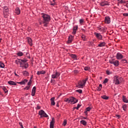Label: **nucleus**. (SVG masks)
<instances>
[{
	"label": "nucleus",
	"mask_w": 128,
	"mask_h": 128,
	"mask_svg": "<svg viewBox=\"0 0 128 128\" xmlns=\"http://www.w3.org/2000/svg\"><path fill=\"white\" fill-rule=\"evenodd\" d=\"M124 81V78L122 76L116 75L113 78V84L115 85L120 84Z\"/></svg>",
	"instance_id": "1"
},
{
	"label": "nucleus",
	"mask_w": 128,
	"mask_h": 128,
	"mask_svg": "<svg viewBox=\"0 0 128 128\" xmlns=\"http://www.w3.org/2000/svg\"><path fill=\"white\" fill-rule=\"evenodd\" d=\"M88 78L86 77L82 80L80 81L77 85V88H84L86 84V82H88Z\"/></svg>",
	"instance_id": "2"
},
{
	"label": "nucleus",
	"mask_w": 128,
	"mask_h": 128,
	"mask_svg": "<svg viewBox=\"0 0 128 128\" xmlns=\"http://www.w3.org/2000/svg\"><path fill=\"white\" fill-rule=\"evenodd\" d=\"M64 102L68 104H76V102H78V100L74 97H70L66 99Z\"/></svg>",
	"instance_id": "3"
},
{
	"label": "nucleus",
	"mask_w": 128,
	"mask_h": 128,
	"mask_svg": "<svg viewBox=\"0 0 128 128\" xmlns=\"http://www.w3.org/2000/svg\"><path fill=\"white\" fill-rule=\"evenodd\" d=\"M15 62L16 64H20V68H24V64L22 62H26V60L18 59L16 60Z\"/></svg>",
	"instance_id": "4"
},
{
	"label": "nucleus",
	"mask_w": 128,
	"mask_h": 128,
	"mask_svg": "<svg viewBox=\"0 0 128 128\" xmlns=\"http://www.w3.org/2000/svg\"><path fill=\"white\" fill-rule=\"evenodd\" d=\"M44 18V24H45L44 26H48V22L50 20V16H44L43 17Z\"/></svg>",
	"instance_id": "5"
},
{
	"label": "nucleus",
	"mask_w": 128,
	"mask_h": 128,
	"mask_svg": "<svg viewBox=\"0 0 128 128\" xmlns=\"http://www.w3.org/2000/svg\"><path fill=\"white\" fill-rule=\"evenodd\" d=\"M110 64H112L115 66H120V62L118 60H114V59L110 60H109Z\"/></svg>",
	"instance_id": "6"
},
{
	"label": "nucleus",
	"mask_w": 128,
	"mask_h": 128,
	"mask_svg": "<svg viewBox=\"0 0 128 128\" xmlns=\"http://www.w3.org/2000/svg\"><path fill=\"white\" fill-rule=\"evenodd\" d=\"M60 76V73L58 71L54 72L53 74L52 75V78H58V76Z\"/></svg>",
	"instance_id": "7"
},
{
	"label": "nucleus",
	"mask_w": 128,
	"mask_h": 128,
	"mask_svg": "<svg viewBox=\"0 0 128 128\" xmlns=\"http://www.w3.org/2000/svg\"><path fill=\"white\" fill-rule=\"evenodd\" d=\"M39 116H40L41 117L43 118H48V116L43 110H40L39 112Z\"/></svg>",
	"instance_id": "8"
},
{
	"label": "nucleus",
	"mask_w": 128,
	"mask_h": 128,
	"mask_svg": "<svg viewBox=\"0 0 128 128\" xmlns=\"http://www.w3.org/2000/svg\"><path fill=\"white\" fill-rule=\"evenodd\" d=\"M94 34L98 40H102V36L100 33L94 32Z\"/></svg>",
	"instance_id": "9"
},
{
	"label": "nucleus",
	"mask_w": 128,
	"mask_h": 128,
	"mask_svg": "<svg viewBox=\"0 0 128 128\" xmlns=\"http://www.w3.org/2000/svg\"><path fill=\"white\" fill-rule=\"evenodd\" d=\"M116 58L117 60H122V58H124V55L121 54L120 52H118L116 55Z\"/></svg>",
	"instance_id": "10"
},
{
	"label": "nucleus",
	"mask_w": 128,
	"mask_h": 128,
	"mask_svg": "<svg viewBox=\"0 0 128 128\" xmlns=\"http://www.w3.org/2000/svg\"><path fill=\"white\" fill-rule=\"evenodd\" d=\"M55 122L56 120H54V118H52V121L50 122V128H54Z\"/></svg>",
	"instance_id": "11"
},
{
	"label": "nucleus",
	"mask_w": 128,
	"mask_h": 128,
	"mask_svg": "<svg viewBox=\"0 0 128 128\" xmlns=\"http://www.w3.org/2000/svg\"><path fill=\"white\" fill-rule=\"evenodd\" d=\"M36 86H34L32 89V96H34L36 95Z\"/></svg>",
	"instance_id": "12"
},
{
	"label": "nucleus",
	"mask_w": 128,
	"mask_h": 128,
	"mask_svg": "<svg viewBox=\"0 0 128 128\" xmlns=\"http://www.w3.org/2000/svg\"><path fill=\"white\" fill-rule=\"evenodd\" d=\"M105 24H110V18L109 16H106L105 18Z\"/></svg>",
	"instance_id": "13"
},
{
	"label": "nucleus",
	"mask_w": 128,
	"mask_h": 128,
	"mask_svg": "<svg viewBox=\"0 0 128 128\" xmlns=\"http://www.w3.org/2000/svg\"><path fill=\"white\" fill-rule=\"evenodd\" d=\"M72 40H74V36H69L68 43L70 44L72 42Z\"/></svg>",
	"instance_id": "14"
},
{
	"label": "nucleus",
	"mask_w": 128,
	"mask_h": 128,
	"mask_svg": "<svg viewBox=\"0 0 128 128\" xmlns=\"http://www.w3.org/2000/svg\"><path fill=\"white\" fill-rule=\"evenodd\" d=\"M100 4L102 6H110V3L108 2H101Z\"/></svg>",
	"instance_id": "15"
},
{
	"label": "nucleus",
	"mask_w": 128,
	"mask_h": 128,
	"mask_svg": "<svg viewBox=\"0 0 128 128\" xmlns=\"http://www.w3.org/2000/svg\"><path fill=\"white\" fill-rule=\"evenodd\" d=\"M46 72L45 70H40V71H38L37 72V74L38 76H40V74H46Z\"/></svg>",
	"instance_id": "16"
},
{
	"label": "nucleus",
	"mask_w": 128,
	"mask_h": 128,
	"mask_svg": "<svg viewBox=\"0 0 128 128\" xmlns=\"http://www.w3.org/2000/svg\"><path fill=\"white\" fill-rule=\"evenodd\" d=\"M106 42H100L98 44V46L99 48H102L103 46H106Z\"/></svg>",
	"instance_id": "17"
},
{
	"label": "nucleus",
	"mask_w": 128,
	"mask_h": 128,
	"mask_svg": "<svg viewBox=\"0 0 128 128\" xmlns=\"http://www.w3.org/2000/svg\"><path fill=\"white\" fill-rule=\"evenodd\" d=\"M55 98L53 97L50 98L51 106H56V102H54Z\"/></svg>",
	"instance_id": "18"
},
{
	"label": "nucleus",
	"mask_w": 128,
	"mask_h": 128,
	"mask_svg": "<svg viewBox=\"0 0 128 128\" xmlns=\"http://www.w3.org/2000/svg\"><path fill=\"white\" fill-rule=\"evenodd\" d=\"M27 38L28 44L32 46V38Z\"/></svg>",
	"instance_id": "19"
},
{
	"label": "nucleus",
	"mask_w": 128,
	"mask_h": 128,
	"mask_svg": "<svg viewBox=\"0 0 128 128\" xmlns=\"http://www.w3.org/2000/svg\"><path fill=\"white\" fill-rule=\"evenodd\" d=\"M22 74L24 76H30V73L26 70L23 71Z\"/></svg>",
	"instance_id": "20"
},
{
	"label": "nucleus",
	"mask_w": 128,
	"mask_h": 128,
	"mask_svg": "<svg viewBox=\"0 0 128 128\" xmlns=\"http://www.w3.org/2000/svg\"><path fill=\"white\" fill-rule=\"evenodd\" d=\"M122 100L124 102H125L126 104H128V99L126 98V97L125 96H122Z\"/></svg>",
	"instance_id": "21"
},
{
	"label": "nucleus",
	"mask_w": 128,
	"mask_h": 128,
	"mask_svg": "<svg viewBox=\"0 0 128 128\" xmlns=\"http://www.w3.org/2000/svg\"><path fill=\"white\" fill-rule=\"evenodd\" d=\"M10 86H16V83L12 80H10L8 82Z\"/></svg>",
	"instance_id": "22"
},
{
	"label": "nucleus",
	"mask_w": 128,
	"mask_h": 128,
	"mask_svg": "<svg viewBox=\"0 0 128 128\" xmlns=\"http://www.w3.org/2000/svg\"><path fill=\"white\" fill-rule=\"evenodd\" d=\"M0 88L2 89V90H4V92H5V94H8V89H6V86H0Z\"/></svg>",
	"instance_id": "23"
},
{
	"label": "nucleus",
	"mask_w": 128,
	"mask_h": 128,
	"mask_svg": "<svg viewBox=\"0 0 128 128\" xmlns=\"http://www.w3.org/2000/svg\"><path fill=\"white\" fill-rule=\"evenodd\" d=\"M8 12V8L6 6H4L3 10V12L5 16H6V12Z\"/></svg>",
	"instance_id": "24"
},
{
	"label": "nucleus",
	"mask_w": 128,
	"mask_h": 128,
	"mask_svg": "<svg viewBox=\"0 0 128 128\" xmlns=\"http://www.w3.org/2000/svg\"><path fill=\"white\" fill-rule=\"evenodd\" d=\"M15 13L16 14H20V8H18V7L16 8L15 9Z\"/></svg>",
	"instance_id": "25"
},
{
	"label": "nucleus",
	"mask_w": 128,
	"mask_h": 128,
	"mask_svg": "<svg viewBox=\"0 0 128 128\" xmlns=\"http://www.w3.org/2000/svg\"><path fill=\"white\" fill-rule=\"evenodd\" d=\"M78 26H76L74 27L73 29V32H72V34H76V30H78Z\"/></svg>",
	"instance_id": "26"
},
{
	"label": "nucleus",
	"mask_w": 128,
	"mask_h": 128,
	"mask_svg": "<svg viewBox=\"0 0 128 128\" xmlns=\"http://www.w3.org/2000/svg\"><path fill=\"white\" fill-rule=\"evenodd\" d=\"M102 85L100 84L99 86L97 87L96 90L98 92H100L102 90Z\"/></svg>",
	"instance_id": "27"
},
{
	"label": "nucleus",
	"mask_w": 128,
	"mask_h": 128,
	"mask_svg": "<svg viewBox=\"0 0 128 128\" xmlns=\"http://www.w3.org/2000/svg\"><path fill=\"white\" fill-rule=\"evenodd\" d=\"M80 124H82L83 126H86V120H82L80 122Z\"/></svg>",
	"instance_id": "28"
},
{
	"label": "nucleus",
	"mask_w": 128,
	"mask_h": 128,
	"mask_svg": "<svg viewBox=\"0 0 128 128\" xmlns=\"http://www.w3.org/2000/svg\"><path fill=\"white\" fill-rule=\"evenodd\" d=\"M17 56H24V53L20 51L17 53Z\"/></svg>",
	"instance_id": "29"
},
{
	"label": "nucleus",
	"mask_w": 128,
	"mask_h": 128,
	"mask_svg": "<svg viewBox=\"0 0 128 128\" xmlns=\"http://www.w3.org/2000/svg\"><path fill=\"white\" fill-rule=\"evenodd\" d=\"M102 98H103V100H108V96H106V95H103L101 96Z\"/></svg>",
	"instance_id": "30"
},
{
	"label": "nucleus",
	"mask_w": 128,
	"mask_h": 128,
	"mask_svg": "<svg viewBox=\"0 0 128 128\" xmlns=\"http://www.w3.org/2000/svg\"><path fill=\"white\" fill-rule=\"evenodd\" d=\"M66 124H68V121L66 120H64L63 122L62 126H66Z\"/></svg>",
	"instance_id": "31"
},
{
	"label": "nucleus",
	"mask_w": 128,
	"mask_h": 128,
	"mask_svg": "<svg viewBox=\"0 0 128 128\" xmlns=\"http://www.w3.org/2000/svg\"><path fill=\"white\" fill-rule=\"evenodd\" d=\"M122 108H123V110H124V112H126V108H128V106L126 105V104H124L123 106H122Z\"/></svg>",
	"instance_id": "32"
},
{
	"label": "nucleus",
	"mask_w": 128,
	"mask_h": 128,
	"mask_svg": "<svg viewBox=\"0 0 128 128\" xmlns=\"http://www.w3.org/2000/svg\"><path fill=\"white\" fill-rule=\"evenodd\" d=\"M4 64L3 62H0V68H4Z\"/></svg>",
	"instance_id": "33"
},
{
	"label": "nucleus",
	"mask_w": 128,
	"mask_h": 128,
	"mask_svg": "<svg viewBox=\"0 0 128 128\" xmlns=\"http://www.w3.org/2000/svg\"><path fill=\"white\" fill-rule=\"evenodd\" d=\"M23 64V68L24 67L25 68H28V64L26 63H22Z\"/></svg>",
	"instance_id": "34"
},
{
	"label": "nucleus",
	"mask_w": 128,
	"mask_h": 128,
	"mask_svg": "<svg viewBox=\"0 0 128 128\" xmlns=\"http://www.w3.org/2000/svg\"><path fill=\"white\" fill-rule=\"evenodd\" d=\"M90 110H92V108H90V107H88V108H86L85 110L87 112H90Z\"/></svg>",
	"instance_id": "35"
},
{
	"label": "nucleus",
	"mask_w": 128,
	"mask_h": 128,
	"mask_svg": "<svg viewBox=\"0 0 128 128\" xmlns=\"http://www.w3.org/2000/svg\"><path fill=\"white\" fill-rule=\"evenodd\" d=\"M84 70H90V68L88 66H86L84 68Z\"/></svg>",
	"instance_id": "36"
},
{
	"label": "nucleus",
	"mask_w": 128,
	"mask_h": 128,
	"mask_svg": "<svg viewBox=\"0 0 128 128\" xmlns=\"http://www.w3.org/2000/svg\"><path fill=\"white\" fill-rule=\"evenodd\" d=\"M118 4H124V2L122 0H118Z\"/></svg>",
	"instance_id": "37"
},
{
	"label": "nucleus",
	"mask_w": 128,
	"mask_h": 128,
	"mask_svg": "<svg viewBox=\"0 0 128 128\" xmlns=\"http://www.w3.org/2000/svg\"><path fill=\"white\" fill-rule=\"evenodd\" d=\"M71 57L72 58H74V59L76 58V56L74 54H72L71 55Z\"/></svg>",
	"instance_id": "38"
},
{
	"label": "nucleus",
	"mask_w": 128,
	"mask_h": 128,
	"mask_svg": "<svg viewBox=\"0 0 128 128\" xmlns=\"http://www.w3.org/2000/svg\"><path fill=\"white\" fill-rule=\"evenodd\" d=\"M106 74L108 76H110V74H112V72H110V70H108L106 71Z\"/></svg>",
	"instance_id": "39"
},
{
	"label": "nucleus",
	"mask_w": 128,
	"mask_h": 128,
	"mask_svg": "<svg viewBox=\"0 0 128 128\" xmlns=\"http://www.w3.org/2000/svg\"><path fill=\"white\" fill-rule=\"evenodd\" d=\"M108 82V79L106 78L104 79V80L103 82V84H106V82Z\"/></svg>",
	"instance_id": "40"
},
{
	"label": "nucleus",
	"mask_w": 128,
	"mask_h": 128,
	"mask_svg": "<svg viewBox=\"0 0 128 128\" xmlns=\"http://www.w3.org/2000/svg\"><path fill=\"white\" fill-rule=\"evenodd\" d=\"M30 86H26V87H25L24 88V90H30Z\"/></svg>",
	"instance_id": "41"
},
{
	"label": "nucleus",
	"mask_w": 128,
	"mask_h": 128,
	"mask_svg": "<svg viewBox=\"0 0 128 128\" xmlns=\"http://www.w3.org/2000/svg\"><path fill=\"white\" fill-rule=\"evenodd\" d=\"M122 62H124V64H126V62H127L126 60V59H122Z\"/></svg>",
	"instance_id": "42"
},
{
	"label": "nucleus",
	"mask_w": 128,
	"mask_h": 128,
	"mask_svg": "<svg viewBox=\"0 0 128 128\" xmlns=\"http://www.w3.org/2000/svg\"><path fill=\"white\" fill-rule=\"evenodd\" d=\"M76 92H79V94H82V90H76Z\"/></svg>",
	"instance_id": "43"
},
{
	"label": "nucleus",
	"mask_w": 128,
	"mask_h": 128,
	"mask_svg": "<svg viewBox=\"0 0 128 128\" xmlns=\"http://www.w3.org/2000/svg\"><path fill=\"white\" fill-rule=\"evenodd\" d=\"M22 82H23L24 84H26V82H28V80L24 79V80H23Z\"/></svg>",
	"instance_id": "44"
},
{
	"label": "nucleus",
	"mask_w": 128,
	"mask_h": 128,
	"mask_svg": "<svg viewBox=\"0 0 128 128\" xmlns=\"http://www.w3.org/2000/svg\"><path fill=\"white\" fill-rule=\"evenodd\" d=\"M30 84H32V80H30V81L28 82V86H30Z\"/></svg>",
	"instance_id": "45"
},
{
	"label": "nucleus",
	"mask_w": 128,
	"mask_h": 128,
	"mask_svg": "<svg viewBox=\"0 0 128 128\" xmlns=\"http://www.w3.org/2000/svg\"><path fill=\"white\" fill-rule=\"evenodd\" d=\"M82 40H86V36L84 35H82Z\"/></svg>",
	"instance_id": "46"
},
{
	"label": "nucleus",
	"mask_w": 128,
	"mask_h": 128,
	"mask_svg": "<svg viewBox=\"0 0 128 128\" xmlns=\"http://www.w3.org/2000/svg\"><path fill=\"white\" fill-rule=\"evenodd\" d=\"M17 84H24L23 81H22L20 82H17Z\"/></svg>",
	"instance_id": "47"
},
{
	"label": "nucleus",
	"mask_w": 128,
	"mask_h": 128,
	"mask_svg": "<svg viewBox=\"0 0 128 128\" xmlns=\"http://www.w3.org/2000/svg\"><path fill=\"white\" fill-rule=\"evenodd\" d=\"M122 16H128V13L123 14Z\"/></svg>",
	"instance_id": "48"
},
{
	"label": "nucleus",
	"mask_w": 128,
	"mask_h": 128,
	"mask_svg": "<svg viewBox=\"0 0 128 128\" xmlns=\"http://www.w3.org/2000/svg\"><path fill=\"white\" fill-rule=\"evenodd\" d=\"M84 22V20L80 19V24H82Z\"/></svg>",
	"instance_id": "49"
},
{
	"label": "nucleus",
	"mask_w": 128,
	"mask_h": 128,
	"mask_svg": "<svg viewBox=\"0 0 128 128\" xmlns=\"http://www.w3.org/2000/svg\"><path fill=\"white\" fill-rule=\"evenodd\" d=\"M80 108V104H78L77 107L76 108L77 110H78V108Z\"/></svg>",
	"instance_id": "50"
},
{
	"label": "nucleus",
	"mask_w": 128,
	"mask_h": 128,
	"mask_svg": "<svg viewBox=\"0 0 128 128\" xmlns=\"http://www.w3.org/2000/svg\"><path fill=\"white\" fill-rule=\"evenodd\" d=\"M19 124H20V126H21V128L22 127V126H22V122H19Z\"/></svg>",
	"instance_id": "51"
},
{
	"label": "nucleus",
	"mask_w": 128,
	"mask_h": 128,
	"mask_svg": "<svg viewBox=\"0 0 128 128\" xmlns=\"http://www.w3.org/2000/svg\"><path fill=\"white\" fill-rule=\"evenodd\" d=\"M50 5H51V6H56V2H54V3L51 2V3H50Z\"/></svg>",
	"instance_id": "52"
},
{
	"label": "nucleus",
	"mask_w": 128,
	"mask_h": 128,
	"mask_svg": "<svg viewBox=\"0 0 128 128\" xmlns=\"http://www.w3.org/2000/svg\"><path fill=\"white\" fill-rule=\"evenodd\" d=\"M74 74H78V70H74Z\"/></svg>",
	"instance_id": "53"
},
{
	"label": "nucleus",
	"mask_w": 128,
	"mask_h": 128,
	"mask_svg": "<svg viewBox=\"0 0 128 128\" xmlns=\"http://www.w3.org/2000/svg\"><path fill=\"white\" fill-rule=\"evenodd\" d=\"M84 114H86V116H88V111H86L85 110L84 112Z\"/></svg>",
	"instance_id": "54"
},
{
	"label": "nucleus",
	"mask_w": 128,
	"mask_h": 128,
	"mask_svg": "<svg viewBox=\"0 0 128 128\" xmlns=\"http://www.w3.org/2000/svg\"><path fill=\"white\" fill-rule=\"evenodd\" d=\"M116 118H120V116L119 114H116Z\"/></svg>",
	"instance_id": "55"
},
{
	"label": "nucleus",
	"mask_w": 128,
	"mask_h": 128,
	"mask_svg": "<svg viewBox=\"0 0 128 128\" xmlns=\"http://www.w3.org/2000/svg\"><path fill=\"white\" fill-rule=\"evenodd\" d=\"M82 120H86V118L82 116Z\"/></svg>",
	"instance_id": "56"
},
{
	"label": "nucleus",
	"mask_w": 128,
	"mask_h": 128,
	"mask_svg": "<svg viewBox=\"0 0 128 128\" xmlns=\"http://www.w3.org/2000/svg\"><path fill=\"white\" fill-rule=\"evenodd\" d=\"M100 30H102V32H104V28H100Z\"/></svg>",
	"instance_id": "57"
},
{
	"label": "nucleus",
	"mask_w": 128,
	"mask_h": 128,
	"mask_svg": "<svg viewBox=\"0 0 128 128\" xmlns=\"http://www.w3.org/2000/svg\"><path fill=\"white\" fill-rule=\"evenodd\" d=\"M56 106L58 108H60V105H58V103H57Z\"/></svg>",
	"instance_id": "58"
},
{
	"label": "nucleus",
	"mask_w": 128,
	"mask_h": 128,
	"mask_svg": "<svg viewBox=\"0 0 128 128\" xmlns=\"http://www.w3.org/2000/svg\"><path fill=\"white\" fill-rule=\"evenodd\" d=\"M37 108H38V110L40 109V106H37Z\"/></svg>",
	"instance_id": "59"
},
{
	"label": "nucleus",
	"mask_w": 128,
	"mask_h": 128,
	"mask_svg": "<svg viewBox=\"0 0 128 128\" xmlns=\"http://www.w3.org/2000/svg\"><path fill=\"white\" fill-rule=\"evenodd\" d=\"M2 42V38H0V42Z\"/></svg>",
	"instance_id": "60"
},
{
	"label": "nucleus",
	"mask_w": 128,
	"mask_h": 128,
	"mask_svg": "<svg viewBox=\"0 0 128 128\" xmlns=\"http://www.w3.org/2000/svg\"><path fill=\"white\" fill-rule=\"evenodd\" d=\"M46 16V15L45 14H44L43 16Z\"/></svg>",
	"instance_id": "61"
},
{
	"label": "nucleus",
	"mask_w": 128,
	"mask_h": 128,
	"mask_svg": "<svg viewBox=\"0 0 128 128\" xmlns=\"http://www.w3.org/2000/svg\"><path fill=\"white\" fill-rule=\"evenodd\" d=\"M53 2H56V0H53Z\"/></svg>",
	"instance_id": "62"
},
{
	"label": "nucleus",
	"mask_w": 128,
	"mask_h": 128,
	"mask_svg": "<svg viewBox=\"0 0 128 128\" xmlns=\"http://www.w3.org/2000/svg\"><path fill=\"white\" fill-rule=\"evenodd\" d=\"M20 128H24V126L20 127Z\"/></svg>",
	"instance_id": "63"
},
{
	"label": "nucleus",
	"mask_w": 128,
	"mask_h": 128,
	"mask_svg": "<svg viewBox=\"0 0 128 128\" xmlns=\"http://www.w3.org/2000/svg\"><path fill=\"white\" fill-rule=\"evenodd\" d=\"M46 16H50L48 15H47Z\"/></svg>",
	"instance_id": "64"
}]
</instances>
